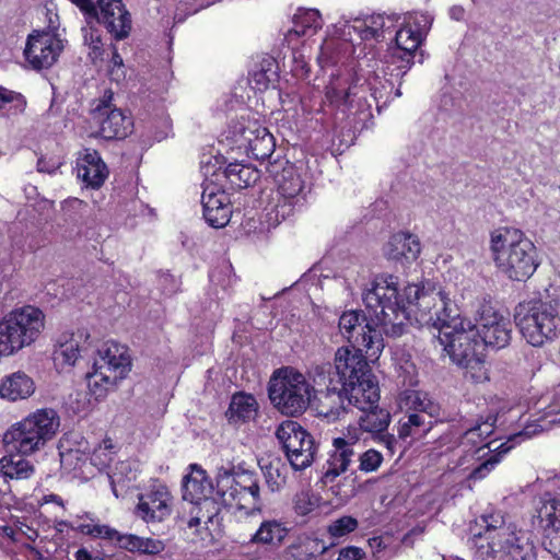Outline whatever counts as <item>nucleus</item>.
<instances>
[{"label": "nucleus", "mask_w": 560, "mask_h": 560, "mask_svg": "<svg viewBox=\"0 0 560 560\" xmlns=\"http://www.w3.org/2000/svg\"><path fill=\"white\" fill-rule=\"evenodd\" d=\"M312 495L307 491H300L294 495L293 508L298 515H307L314 510Z\"/></svg>", "instance_id": "603ef678"}, {"label": "nucleus", "mask_w": 560, "mask_h": 560, "mask_svg": "<svg viewBox=\"0 0 560 560\" xmlns=\"http://www.w3.org/2000/svg\"><path fill=\"white\" fill-rule=\"evenodd\" d=\"M94 361L98 369H109L108 366H110L112 371L116 373L113 376L117 382L126 377L131 366L127 349L115 342H107L98 349Z\"/></svg>", "instance_id": "a878e982"}, {"label": "nucleus", "mask_w": 560, "mask_h": 560, "mask_svg": "<svg viewBox=\"0 0 560 560\" xmlns=\"http://www.w3.org/2000/svg\"><path fill=\"white\" fill-rule=\"evenodd\" d=\"M7 104H13L15 112L22 113L26 103L20 93L0 86V108H4Z\"/></svg>", "instance_id": "3c124183"}, {"label": "nucleus", "mask_w": 560, "mask_h": 560, "mask_svg": "<svg viewBox=\"0 0 560 560\" xmlns=\"http://www.w3.org/2000/svg\"><path fill=\"white\" fill-rule=\"evenodd\" d=\"M363 348L340 347L335 352L334 362H315L307 371L314 383V400L324 405L339 406L340 395L336 387L368 377L371 366Z\"/></svg>", "instance_id": "7ed1b4c3"}, {"label": "nucleus", "mask_w": 560, "mask_h": 560, "mask_svg": "<svg viewBox=\"0 0 560 560\" xmlns=\"http://www.w3.org/2000/svg\"><path fill=\"white\" fill-rule=\"evenodd\" d=\"M303 546V550L305 553H310V560L316 557V555H323L327 551L328 547L322 544V541L315 540H306L300 544Z\"/></svg>", "instance_id": "13d9d810"}, {"label": "nucleus", "mask_w": 560, "mask_h": 560, "mask_svg": "<svg viewBox=\"0 0 560 560\" xmlns=\"http://www.w3.org/2000/svg\"><path fill=\"white\" fill-rule=\"evenodd\" d=\"M451 18L460 21L464 18L465 11L462 7H453L450 10Z\"/></svg>", "instance_id": "774afa93"}, {"label": "nucleus", "mask_w": 560, "mask_h": 560, "mask_svg": "<svg viewBox=\"0 0 560 560\" xmlns=\"http://www.w3.org/2000/svg\"><path fill=\"white\" fill-rule=\"evenodd\" d=\"M357 518L343 515L335 521H331L327 526V533L334 538H341L358 528Z\"/></svg>", "instance_id": "49530a36"}, {"label": "nucleus", "mask_w": 560, "mask_h": 560, "mask_svg": "<svg viewBox=\"0 0 560 560\" xmlns=\"http://www.w3.org/2000/svg\"><path fill=\"white\" fill-rule=\"evenodd\" d=\"M514 322L524 340L541 348L560 336V314L557 304L541 299L521 302L514 310Z\"/></svg>", "instance_id": "423d86ee"}, {"label": "nucleus", "mask_w": 560, "mask_h": 560, "mask_svg": "<svg viewBox=\"0 0 560 560\" xmlns=\"http://www.w3.org/2000/svg\"><path fill=\"white\" fill-rule=\"evenodd\" d=\"M395 43L398 50V58L402 62H406V65L400 66V68L408 69L413 58V52L421 43V34L409 26H405L396 32Z\"/></svg>", "instance_id": "72a5a7b5"}, {"label": "nucleus", "mask_w": 560, "mask_h": 560, "mask_svg": "<svg viewBox=\"0 0 560 560\" xmlns=\"http://www.w3.org/2000/svg\"><path fill=\"white\" fill-rule=\"evenodd\" d=\"M528 438L527 432H518L510 439L501 443L500 445H494L495 441H490L486 444L476 447L475 455H477V459L486 458L481 464L471 469L468 475V480H481L487 477L490 471L495 467L498 463H500L502 456L506 454L510 450H512L515 443Z\"/></svg>", "instance_id": "412c9836"}, {"label": "nucleus", "mask_w": 560, "mask_h": 560, "mask_svg": "<svg viewBox=\"0 0 560 560\" xmlns=\"http://www.w3.org/2000/svg\"><path fill=\"white\" fill-rule=\"evenodd\" d=\"M88 387L90 394L95 397V399H101L106 396L108 390L114 388L118 383L115 381V376H102L101 372H90L86 375Z\"/></svg>", "instance_id": "c03bdc74"}, {"label": "nucleus", "mask_w": 560, "mask_h": 560, "mask_svg": "<svg viewBox=\"0 0 560 560\" xmlns=\"http://www.w3.org/2000/svg\"><path fill=\"white\" fill-rule=\"evenodd\" d=\"M557 493H544L537 501L535 511L538 525L545 532H560V499Z\"/></svg>", "instance_id": "c756f323"}, {"label": "nucleus", "mask_w": 560, "mask_h": 560, "mask_svg": "<svg viewBox=\"0 0 560 560\" xmlns=\"http://www.w3.org/2000/svg\"><path fill=\"white\" fill-rule=\"evenodd\" d=\"M229 133L238 149H244L256 160L265 161L275 151L273 136L256 120L242 118L230 127Z\"/></svg>", "instance_id": "ddd939ff"}, {"label": "nucleus", "mask_w": 560, "mask_h": 560, "mask_svg": "<svg viewBox=\"0 0 560 560\" xmlns=\"http://www.w3.org/2000/svg\"><path fill=\"white\" fill-rule=\"evenodd\" d=\"M258 413L256 398L246 393H236L232 396L230 406L225 412L230 423L240 424L254 420Z\"/></svg>", "instance_id": "2f4dec72"}, {"label": "nucleus", "mask_w": 560, "mask_h": 560, "mask_svg": "<svg viewBox=\"0 0 560 560\" xmlns=\"http://www.w3.org/2000/svg\"><path fill=\"white\" fill-rule=\"evenodd\" d=\"M201 205L206 222L215 229L225 226L232 209L229 196L215 185H208L201 195Z\"/></svg>", "instance_id": "5701e85b"}, {"label": "nucleus", "mask_w": 560, "mask_h": 560, "mask_svg": "<svg viewBox=\"0 0 560 560\" xmlns=\"http://www.w3.org/2000/svg\"><path fill=\"white\" fill-rule=\"evenodd\" d=\"M35 390L33 380L24 372H15L7 376L0 384V396L11 401L25 399Z\"/></svg>", "instance_id": "473e14b6"}, {"label": "nucleus", "mask_w": 560, "mask_h": 560, "mask_svg": "<svg viewBox=\"0 0 560 560\" xmlns=\"http://www.w3.org/2000/svg\"><path fill=\"white\" fill-rule=\"evenodd\" d=\"M276 436L294 470H303L312 465L317 447L313 436L299 422L283 421Z\"/></svg>", "instance_id": "f8f14e48"}, {"label": "nucleus", "mask_w": 560, "mask_h": 560, "mask_svg": "<svg viewBox=\"0 0 560 560\" xmlns=\"http://www.w3.org/2000/svg\"><path fill=\"white\" fill-rule=\"evenodd\" d=\"M45 326V315L38 307L25 305L10 312L0 322V355L30 346Z\"/></svg>", "instance_id": "6e6552de"}, {"label": "nucleus", "mask_w": 560, "mask_h": 560, "mask_svg": "<svg viewBox=\"0 0 560 560\" xmlns=\"http://www.w3.org/2000/svg\"><path fill=\"white\" fill-rule=\"evenodd\" d=\"M408 423L412 425L415 431L418 433L419 438L425 435L432 428V421L427 420L423 415L418 412H412L407 416Z\"/></svg>", "instance_id": "5fc2aeb1"}, {"label": "nucleus", "mask_w": 560, "mask_h": 560, "mask_svg": "<svg viewBox=\"0 0 560 560\" xmlns=\"http://www.w3.org/2000/svg\"><path fill=\"white\" fill-rule=\"evenodd\" d=\"M172 512V495L165 485L154 483L139 495L137 514L145 522H162Z\"/></svg>", "instance_id": "aec40b11"}, {"label": "nucleus", "mask_w": 560, "mask_h": 560, "mask_svg": "<svg viewBox=\"0 0 560 560\" xmlns=\"http://www.w3.org/2000/svg\"><path fill=\"white\" fill-rule=\"evenodd\" d=\"M361 411L362 415L358 420L361 430L370 433L375 442L385 445L393 454L395 452L397 439L395 435L387 433V429L390 423L389 411L385 408L378 407L377 404L372 408Z\"/></svg>", "instance_id": "4be33fe9"}, {"label": "nucleus", "mask_w": 560, "mask_h": 560, "mask_svg": "<svg viewBox=\"0 0 560 560\" xmlns=\"http://www.w3.org/2000/svg\"><path fill=\"white\" fill-rule=\"evenodd\" d=\"M287 560H310V553H305L303 546L293 544L284 551Z\"/></svg>", "instance_id": "bf43d9fd"}, {"label": "nucleus", "mask_w": 560, "mask_h": 560, "mask_svg": "<svg viewBox=\"0 0 560 560\" xmlns=\"http://www.w3.org/2000/svg\"><path fill=\"white\" fill-rule=\"evenodd\" d=\"M364 432L361 428L349 427L346 432H342L341 436L332 439V441L347 442L348 446L353 447L361 440V434Z\"/></svg>", "instance_id": "4d7b16f0"}, {"label": "nucleus", "mask_w": 560, "mask_h": 560, "mask_svg": "<svg viewBox=\"0 0 560 560\" xmlns=\"http://www.w3.org/2000/svg\"><path fill=\"white\" fill-rule=\"evenodd\" d=\"M336 390L340 395V407L315 401L318 415L331 420L340 419L350 411L351 407L365 410L374 407L380 400L378 383L372 373L368 377L343 383L336 387Z\"/></svg>", "instance_id": "9b49d317"}, {"label": "nucleus", "mask_w": 560, "mask_h": 560, "mask_svg": "<svg viewBox=\"0 0 560 560\" xmlns=\"http://www.w3.org/2000/svg\"><path fill=\"white\" fill-rule=\"evenodd\" d=\"M358 22H364V19L355 18L353 20H345L343 22L340 21L338 23L340 36L351 43H353L357 38L360 40H365L363 38V32L357 28Z\"/></svg>", "instance_id": "09e8293b"}, {"label": "nucleus", "mask_w": 560, "mask_h": 560, "mask_svg": "<svg viewBox=\"0 0 560 560\" xmlns=\"http://www.w3.org/2000/svg\"><path fill=\"white\" fill-rule=\"evenodd\" d=\"M483 350H500L509 346L512 339L511 322L491 307H486L475 325Z\"/></svg>", "instance_id": "dca6fc26"}, {"label": "nucleus", "mask_w": 560, "mask_h": 560, "mask_svg": "<svg viewBox=\"0 0 560 560\" xmlns=\"http://www.w3.org/2000/svg\"><path fill=\"white\" fill-rule=\"evenodd\" d=\"M74 557H75V560H104V559H101V558H94L90 551H88L85 548H81L79 549L75 553H74Z\"/></svg>", "instance_id": "338daca9"}, {"label": "nucleus", "mask_w": 560, "mask_h": 560, "mask_svg": "<svg viewBox=\"0 0 560 560\" xmlns=\"http://www.w3.org/2000/svg\"><path fill=\"white\" fill-rule=\"evenodd\" d=\"M364 555L365 553L361 548L349 546L339 551L338 560H361Z\"/></svg>", "instance_id": "052dcab7"}, {"label": "nucleus", "mask_w": 560, "mask_h": 560, "mask_svg": "<svg viewBox=\"0 0 560 560\" xmlns=\"http://www.w3.org/2000/svg\"><path fill=\"white\" fill-rule=\"evenodd\" d=\"M314 383L292 366L276 370L269 381L268 396L281 413L295 417L303 413L311 401Z\"/></svg>", "instance_id": "0eeeda50"}, {"label": "nucleus", "mask_w": 560, "mask_h": 560, "mask_svg": "<svg viewBox=\"0 0 560 560\" xmlns=\"http://www.w3.org/2000/svg\"><path fill=\"white\" fill-rule=\"evenodd\" d=\"M382 462V454L371 448L359 455V469L364 472H372L377 470Z\"/></svg>", "instance_id": "de8ad7c7"}, {"label": "nucleus", "mask_w": 560, "mask_h": 560, "mask_svg": "<svg viewBox=\"0 0 560 560\" xmlns=\"http://www.w3.org/2000/svg\"><path fill=\"white\" fill-rule=\"evenodd\" d=\"M419 439L418 433L415 431L412 425L408 423V419L406 421L400 420L398 427V438L401 440H406L407 438Z\"/></svg>", "instance_id": "e2e57ef3"}, {"label": "nucleus", "mask_w": 560, "mask_h": 560, "mask_svg": "<svg viewBox=\"0 0 560 560\" xmlns=\"http://www.w3.org/2000/svg\"><path fill=\"white\" fill-rule=\"evenodd\" d=\"M71 528L84 535H89L93 538L108 540L109 542L115 544L119 548H121L122 538L125 536V534L119 533L115 528L103 524H80L77 527Z\"/></svg>", "instance_id": "37998d69"}, {"label": "nucleus", "mask_w": 560, "mask_h": 560, "mask_svg": "<svg viewBox=\"0 0 560 560\" xmlns=\"http://www.w3.org/2000/svg\"><path fill=\"white\" fill-rule=\"evenodd\" d=\"M501 545L491 547L492 552H502L512 560H535V547L529 540L527 533L513 527L509 535L500 539Z\"/></svg>", "instance_id": "bb28decb"}, {"label": "nucleus", "mask_w": 560, "mask_h": 560, "mask_svg": "<svg viewBox=\"0 0 560 560\" xmlns=\"http://www.w3.org/2000/svg\"><path fill=\"white\" fill-rule=\"evenodd\" d=\"M389 284H395L389 278ZM394 287L386 284L369 293L365 301L370 307L385 306L377 311L386 325V331L393 336L405 332L407 322L415 320L421 326L438 329V340L454 363L467 370L476 382L487 378L485 370L483 348L478 338L475 325L460 317L457 305L445 293L434 288L406 285V298L409 306L398 304Z\"/></svg>", "instance_id": "f257e3e1"}, {"label": "nucleus", "mask_w": 560, "mask_h": 560, "mask_svg": "<svg viewBox=\"0 0 560 560\" xmlns=\"http://www.w3.org/2000/svg\"><path fill=\"white\" fill-rule=\"evenodd\" d=\"M126 474V478L131 480L136 477V475L131 470V466L128 462H120L116 465L115 471L110 476L113 490L115 491V483L124 480V475Z\"/></svg>", "instance_id": "6e6d98bb"}, {"label": "nucleus", "mask_w": 560, "mask_h": 560, "mask_svg": "<svg viewBox=\"0 0 560 560\" xmlns=\"http://www.w3.org/2000/svg\"><path fill=\"white\" fill-rule=\"evenodd\" d=\"M113 92L106 90L103 98L93 109V118L100 126V135L106 140L122 139L127 137L131 127V119L121 109L112 108Z\"/></svg>", "instance_id": "f3484780"}, {"label": "nucleus", "mask_w": 560, "mask_h": 560, "mask_svg": "<svg viewBox=\"0 0 560 560\" xmlns=\"http://www.w3.org/2000/svg\"><path fill=\"white\" fill-rule=\"evenodd\" d=\"M58 168V165L55 163L49 164L46 162L43 158L38 159L37 161V171L42 173H54Z\"/></svg>", "instance_id": "69168bd1"}, {"label": "nucleus", "mask_w": 560, "mask_h": 560, "mask_svg": "<svg viewBox=\"0 0 560 560\" xmlns=\"http://www.w3.org/2000/svg\"><path fill=\"white\" fill-rule=\"evenodd\" d=\"M14 453L0 459V475L4 478L23 480L31 478L35 472V466L27 459L16 458Z\"/></svg>", "instance_id": "c9c22d12"}, {"label": "nucleus", "mask_w": 560, "mask_h": 560, "mask_svg": "<svg viewBox=\"0 0 560 560\" xmlns=\"http://www.w3.org/2000/svg\"><path fill=\"white\" fill-rule=\"evenodd\" d=\"M121 548L130 552L154 556L161 553L165 549V544L160 539L151 537L125 534Z\"/></svg>", "instance_id": "4c0bfd02"}, {"label": "nucleus", "mask_w": 560, "mask_h": 560, "mask_svg": "<svg viewBox=\"0 0 560 560\" xmlns=\"http://www.w3.org/2000/svg\"><path fill=\"white\" fill-rule=\"evenodd\" d=\"M389 278L393 279L395 284H390L397 292V298L393 301H397L398 304L402 305L404 308L409 306V302L406 298V287L404 293L400 294L399 279L393 275H382L374 279L371 283V288L366 289L362 294L363 303L369 312V317L363 311H347L343 312L339 317L338 327L341 336L350 343L351 348H363L366 354L370 357H376L381 353L384 348L383 334L389 337H394L392 334L386 331V325L380 318L377 311L385 306L382 303L380 307H370L365 301L369 293L374 292L378 287L389 285Z\"/></svg>", "instance_id": "f03ea898"}, {"label": "nucleus", "mask_w": 560, "mask_h": 560, "mask_svg": "<svg viewBox=\"0 0 560 560\" xmlns=\"http://www.w3.org/2000/svg\"><path fill=\"white\" fill-rule=\"evenodd\" d=\"M366 88V79L353 69H346L336 75H331L326 86V101L337 108L347 109L352 106Z\"/></svg>", "instance_id": "4468645a"}, {"label": "nucleus", "mask_w": 560, "mask_h": 560, "mask_svg": "<svg viewBox=\"0 0 560 560\" xmlns=\"http://www.w3.org/2000/svg\"><path fill=\"white\" fill-rule=\"evenodd\" d=\"M91 460L95 466L104 468L109 465L112 457L109 454L105 453L102 447H100L98 450L94 451Z\"/></svg>", "instance_id": "680f3d73"}, {"label": "nucleus", "mask_w": 560, "mask_h": 560, "mask_svg": "<svg viewBox=\"0 0 560 560\" xmlns=\"http://www.w3.org/2000/svg\"><path fill=\"white\" fill-rule=\"evenodd\" d=\"M77 175L88 187L100 188L108 168L96 150L84 149L77 159Z\"/></svg>", "instance_id": "b1692460"}, {"label": "nucleus", "mask_w": 560, "mask_h": 560, "mask_svg": "<svg viewBox=\"0 0 560 560\" xmlns=\"http://www.w3.org/2000/svg\"><path fill=\"white\" fill-rule=\"evenodd\" d=\"M421 252L417 236L409 233L394 234L384 247L388 260L400 262L402 267L415 261Z\"/></svg>", "instance_id": "393cba45"}, {"label": "nucleus", "mask_w": 560, "mask_h": 560, "mask_svg": "<svg viewBox=\"0 0 560 560\" xmlns=\"http://www.w3.org/2000/svg\"><path fill=\"white\" fill-rule=\"evenodd\" d=\"M490 249L497 267L513 281L527 280L538 267L535 245L517 229L493 231Z\"/></svg>", "instance_id": "20e7f679"}, {"label": "nucleus", "mask_w": 560, "mask_h": 560, "mask_svg": "<svg viewBox=\"0 0 560 560\" xmlns=\"http://www.w3.org/2000/svg\"><path fill=\"white\" fill-rule=\"evenodd\" d=\"M215 494L229 506L259 510L260 487L255 472L221 467L215 477Z\"/></svg>", "instance_id": "9d476101"}, {"label": "nucleus", "mask_w": 560, "mask_h": 560, "mask_svg": "<svg viewBox=\"0 0 560 560\" xmlns=\"http://www.w3.org/2000/svg\"><path fill=\"white\" fill-rule=\"evenodd\" d=\"M60 427V417L52 408H42L12 424L3 434L9 453L31 456L51 441Z\"/></svg>", "instance_id": "39448f33"}, {"label": "nucleus", "mask_w": 560, "mask_h": 560, "mask_svg": "<svg viewBox=\"0 0 560 560\" xmlns=\"http://www.w3.org/2000/svg\"><path fill=\"white\" fill-rule=\"evenodd\" d=\"M355 455L354 448L348 446L347 442L332 441L329 457L324 466V482H332L338 476L346 472Z\"/></svg>", "instance_id": "c85d7f7f"}, {"label": "nucleus", "mask_w": 560, "mask_h": 560, "mask_svg": "<svg viewBox=\"0 0 560 560\" xmlns=\"http://www.w3.org/2000/svg\"><path fill=\"white\" fill-rule=\"evenodd\" d=\"M215 494V486L200 466L190 465V472L183 479V499L191 504Z\"/></svg>", "instance_id": "cd10ccee"}, {"label": "nucleus", "mask_w": 560, "mask_h": 560, "mask_svg": "<svg viewBox=\"0 0 560 560\" xmlns=\"http://www.w3.org/2000/svg\"><path fill=\"white\" fill-rule=\"evenodd\" d=\"M192 505L186 535L192 542L203 541L207 538H211L209 525H219L221 509L228 505L217 494L197 501Z\"/></svg>", "instance_id": "2eb2a0df"}, {"label": "nucleus", "mask_w": 560, "mask_h": 560, "mask_svg": "<svg viewBox=\"0 0 560 560\" xmlns=\"http://www.w3.org/2000/svg\"><path fill=\"white\" fill-rule=\"evenodd\" d=\"M89 339L90 335L86 329H78L69 340L60 343L59 349L56 351L57 358L62 359L69 365H73L81 355V352L88 350Z\"/></svg>", "instance_id": "f704fd0d"}, {"label": "nucleus", "mask_w": 560, "mask_h": 560, "mask_svg": "<svg viewBox=\"0 0 560 560\" xmlns=\"http://www.w3.org/2000/svg\"><path fill=\"white\" fill-rule=\"evenodd\" d=\"M322 27V18L318 10L299 9L293 16L292 32L298 36L315 33Z\"/></svg>", "instance_id": "ea45409f"}, {"label": "nucleus", "mask_w": 560, "mask_h": 560, "mask_svg": "<svg viewBox=\"0 0 560 560\" xmlns=\"http://www.w3.org/2000/svg\"><path fill=\"white\" fill-rule=\"evenodd\" d=\"M407 406L415 412L427 415L431 418H439L442 413L441 406L424 392H410L406 397Z\"/></svg>", "instance_id": "a19ab883"}, {"label": "nucleus", "mask_w": 560, "mask_h": 560, "mask_svg": "<svg viewBox=\"0 0 560 560\" xmlns=\"http://www.w3.org/2000/svg\"><path fill=\"white\" fill-rule=\"evenodd\" d=\"M63 49L62 40L49 33L30 35L24 55L34 69L51 67Z\"/></svg>", "instance_id": "6ab92c4d"}, {"label": "nucleus", "mask_w": 560, "mask_h": 560, "mask_svg": "<svg viewBox=\"0 0 560 560\" xmlns=\"http://www.w3.org/2000/svg\"><path fill=\"white\" fill-rule=\"evenodd\" d=\"M223 174L230 180L231 185L237 188L248 187L258 178V174L255 170L240 163H230L224 168Z\"/></svg>", "instance_id": "79ce46f5"}, {"label": "nucleus", "mask_w": 560, "mask_h": 560, "mask_svg": "<svg viewBox=\"0 0 560 560\" xmlns=\"http://www.w3.org/2000/svg\"><path fill=\"white\" fill-rule=\"evenodd\" d=\"M74 4H77L81 10L86 12L89 15L94 14L97 9V5L93 3L92 0H71Z\"/></svg>", "instance_id": "0e129e2a"}, {"label": "nucleus", "mask_w": 560, "mask_h": 560, "mask_svg": "<svg viewBox=\"0 0 560 560\" xmlns=\"http://www.w3.org/2000/svg\"><path fill=\"white\" fill-rule=\"evenodd\" d=\"M159 285L163 294L171 296L178 292L180 282L173 275L168 272H162L159 276Z\"/></svg>", "instance_id": "864d4df0"}, {"label": "nucleus", "mask_w": 560, "mask_h": 560, "mask_svg": "<svg viewBox=\"0 0 560 560\" xmlns=\"http://www.w3.org/2000/svg\"><path fill=\"white\" fill-rule=\"evenodd\" d=\"M265 478L272 492L279 491L287 483V467L280 462L271 463L266 467Z\"/></svg>", "instance_id": "a18cd8bd"}, {"label": "nucleus", "mask_w": 560, "mask_h": 560, "mask_svg": "<svg viewBox=\"0 0 560 560\" xmlns=\"http://www.w3.org/2000/svg\"><path fill=\"white\" fill-rule=\"evenodd\" d=\"M288 534L289 528L280 520H265L252 535L249 544L262 545L276 549L283 544Z\"/></svg>", "instance_id": "7c9ffc66"}, {"label": "nucleus", "mask_w": 560, "mask_h": 560, "mask_svg": "<svg viewBox=\"0 0 560 560\" xmlns=\"http://www.w3.org/2000/svg\"><path fill=\"white\" fill-rule=\"evenodd\" d=\"M495 421V417H488L487 420L466 430L464 438L466 440H474V436H482L483 439L488 438L493 432Z\"/></svg>", "instance_id": "8fccbe9b"}, {"label": "nucleus", "mask_w": 560, "mask_h": 560, "mask_svg": "<svg viewBox=\"0 0 560 560\" xmlns=\"http://www.w3.org/2000/svg\"><path fill=\"white\" fill-rule=\"evenodd\" d=\"M93 16L116 40L125 39L131 31V15L121 0H98Z\"/></svg>", "instance_id": "a211bd4d"}, {"label": "nucleus", "mask_w": 560, "mask_h": 560, "mask_svg": "<svg viewBox=\"0 0 560 560\" xmlns=\"http://www.w3.org/2000/svg\"><path fill=\"white\" fill-rule=\"evenodd\" d=\"M266 171L277 184L278 199L273 208L275 219L277 221L285 220L305 206L311 186L287 161L268 162Z\"/></svg>", "instance_id": "1a4fd4ad"}, {"label": "nucleus", "mask_w": 560, "mask_h": 560, "mask_svg": "<svg viewBox=\"0 0 560 560\" xmlns=\"http://www.w3.org/2000/svg\"><path fill=\"white\" fill-rule=\"evenodd\" d=\"M357 28L363 32L364 39L381 40L385 37V33L394 25L393 20L382 14L371 15L364 19V22H358Z\"/></svg>", "instance_id": "58836bf2"}, {"label": "nucleus", "mask_w": 560, "mask_h": 560, "mask_svg": "<svg viewBox=\"0 0 560 560\" xmlns=\"http://www.w3.org/2000/svg\"><path fill=\"white\" fill-rule=\"evenodd\" d=\"M481 520L485 524V532L480 536L485 537L488 541L489 548L494 545H501L500 539L504 535H509V532L514 527L512 524L506 525L499 512L485 514L481 516Z\"/></svg>", "instance_id": "e433bc0d"}]
</instances>
